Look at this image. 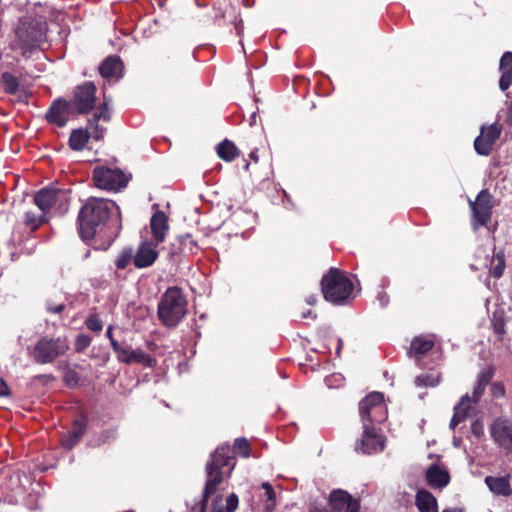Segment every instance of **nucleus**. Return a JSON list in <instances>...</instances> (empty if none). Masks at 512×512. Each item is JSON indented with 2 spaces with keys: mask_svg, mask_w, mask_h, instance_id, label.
I'll use <instances>...</instances> for the list:
<instances>
[{
  "mask_svg": "<svg viewBox=\"0 0 512 512\" xmlns=\"http://www.w3.org/2000/svg\"><path fill=\"white\" fill-rule=\"evenodd\" d=\"M485 483L490 491L496 495L508 497L512 494V488L508 477L487 476L485 478Z\"/></svg>",
  "mask_w": 512,
  "mask_h": 512,
  "instance_id": "obj_25",
  "label": "nucleus"
},
{
  "mask_svg": "<svg viewBox=\"0 0 512 512\" xmlns=\"http://www.w3.org/2000/svg\"><path fill=\"white\" fill-rule=\"evenodd\" d=\"M302 318L316 319L317 315H316V313L314 311H312L311 309H308L306 312H304L302 314Z\"/></svg>",
  "mask_w": 512,
  "mask_h": 512,
  "instance_id": "obj_53",
  "label": "nucleus"
},
{
  "mask_svg": "<svg viewBox=\"0 0 512 512\" xmlns=\"http://www.w3.org/2000/svg\"><path fill=\"white\" fill-rule=\"evenodd\" d=\"M85 326L88 330L100 333L103 330V321L97 313L90 314L85 320Z\"/></svg>",
  "mask_w": 512,
  "mask_h": 512,
  "instance_id": "obj_38",
  "label": "nucleus"
},
{
  "mask_svg": "<svg viewBox=\"0 0 512 512\" xmlns=\"http://www.w3.org/2000/svg\"><path fill=\"white\" fill-rule=\"evenodd\" d=\"M337 343H338V345H337V349H336V354L339 356V355H340V352H341V349H342V347H343V341H342V339H341V338H338Z\"/></svg>",
  "mask_w": 512,
  "mask_h": 512,
  "instance_id": "obj_55",
  "label": "nucleus"
},
{
  "mask_svg": "<svg viewBox=\"0 0 512 512\" xmlns=\"http://www.w3.org/2000/svg\"><path fill=\"white\" fill-rule=\"evenodd\" d=\"M494 369L493 367H487L485 368L484 370H482L478 377H477V382H479L480 384L484 385L485 387H487V385L490 383V381L492 380L493 376H494Z\"/></svg>",
  "mask_w": 512,
  "mask_h": 512,
  "instance_id": "obj_44",
  "label": "nucleus"
},
{
  "mask_svg": "<svg viewBox=\"0 0 512 512\" xmlns=\"http://www.w3.org/2000/svg\"><path fill=\"white\" fill-rule=\"evenodd\" d=\"M96 91V85L91 81H86L74 88L73 98L69 101L76 114H88L95 108Z\"/></svg>",
  "mask_w": 512,
  "mask_h": 512,
  "instance_id": "obj_9",
  "label": "nucleus"
},
{
  "mask_svg": "<svg viewBox=\"0 0 512 512\" xmlns=\"http://www.w3.org/2000/svg\"><path fill=\"white\" fill-rule=\"evenodd\" d=\"M177 238L180 242V245H182L184 254H195L198 251V244L190 234L180 235Z\"/></svg>",
  "mask_w": 512,
  "mask_h": 512,
  "instance_id": "obj_37",
  "label": "nucleus"
},
{
  "mask_svg": "<svg viewBox=\"0 0 512 512\" xmlns=\"http://www.w3.org/2000/svg\"><path fill=\"white\" fill-rule=\"evenodd\" d=\"M227 445L230 446L229 444H227ZM229 449H230V456L233 458V461L236 463V460H235V457L233 454L239 455L244 458H248L250 456V452H251V445L246 438L239 437V438L235 439L233 448L231 449V447H229Z\"/></svg>",
  "mask_w": 512,
  "mask_h": 512,
  "instance_id": "obj_30",
  "label": "nucleus"
},
{
  "mask_svg": "<svg viewBox=\"0 0 512 512\" xmlns=\"http://www.w3.org/2000/svg\"><path fill=\"white\" fill-rule=\"evenodd\" d=\"M76 114L69 100L63 98L55 99L48 108L45 118L48 123L58 127H64L70 116Z\"/></svg>",
  "mask_w": 512,
  "mask_h": 512,
  "instance_id": "obj_14",
  "label": "nucleus"
},
{
  "mask_svg": "<svg viewBox=\"0 0 512 512\" xmlns=\"http://www.w3.org/2000/svg\"><path fill=\"white\" fill-rule=\"evenodd\" d=\"M217 155L220 159L231 162L239 155V150L236 145L228 139H224L217 145Z\"/></svg>",
  "mask_w": 512,
  "mask_h": 512,
  "instance_id": "obj_28",
  "label": "nucleus"
},
{
  "mask_svg": "<svg viewBox=\"0 0 512 512\" xmlns=\"http://www.w3.org/2000/svg\"><path fill=\"white\" fill-rule=\"evenodd\" d=\"M415 505L419 512H438L436 497L425 489H421L416 493Z\"/></svg>",
  "mask_w": 512,
  "mask_h": 512,
  "instance_id": "obj_24",
  "label": "nucleus"
},
{
  "mask_svg": "<svg viewBox=\"0 0 512 512\" xmlns=\"http://www.w3.org/2000/svg\"><path fill=\"white\" fill-rule=\"evenodd\" d=\"M10 395V388L7 385L6 381L0 377V397H5Z\"/></svg>",
  "mask_w": 512,
  "mask_h": 512,
  "instance_id": "obj_52",
  "label": "nucleus"
},
{
  "mask_svg": "<svg viewBox=\"0 0 512 512\" xmlns=\"http://www.w3.org/2000/svg\"><path fill=\"white\" fill-rule=\"evenodd\" d=\"M113 202L90 198L80 209L77 217L78 232L84 240H92L97 229L105 226L110 219Z\"/></svg>",
  "mask_w": 512,
  "mask_h": 512,
  "instance_id": "obj_2",
  "label": "nucleus"
},
{
  "mask_svg": "<svg viewBox=\"0 0 512 512\" xmlns=\"http://www.w3.org/2000/svg\"><path fill=\"white\" fill-rule=\"evenodd\" d=\"M123 62L117 55H110L99 66L100 75L107 80L120 79L123 74Z\"/></svg>",
  "mask_w": 512,
  "mask_h": 512,
  "instance_id": "obj_19",
  "label": "nucleus"
},
{
  "mask_svg": "<svg viewBox=\"0 0 512 512\" xmlns=\"http://www.w3.org/2000/svg\"><path fill=\"white\" fill-rule=\"evenodd\" d=\"M116 358L119 362L125 364L137 363L148 367H151L155 362V360L141 348L132 350L126 343L123 346V352H119Z\"/></svg>",
  "mask_w": 512,
  "mask_h": 512,
  "instance_id": "obj_18",
  "label": "nucleus"
},
{
  "mask_svg": "<svg viewBox=\"0 0 512 512\" xmlns=\"http://www.w3.org/2000/svg\"><path fill=\"white\" fill-rule=\"evenodd\" d=\"M68 201V191L53 187L42 188L34 196V203L43 214H47L56 204L62 208Z\"/></svg>",
  "mask_w": 512,
  "mask_h": 512,
  "instance_id": "obj_10",
  "label": "nucleus"
},
{
  "mask_svg": "<svg viewBox=\"0 0 512 512\" xmlns=\"http://www.w3.org/2000/svg\"><path fill=\"white\" fill-rule=\"evenodd\" d=\"M250 158H251L252 160H254V161H257V160H258V157H257L256 152H251V153H250Z\"/></svg>",
  "mask_w": 512,
  "mask_h": 512,
  "instance_id": "obj_59",
  "label": "nucleus"
},
{
  "mask_svg": "<svg viewBox=\"0 0 512 512\" xmlns=\"http://www.w3.org/2000/svg\"><path fill=\"white\" fill-rule=\"evenodd\" d=\"M328 505L332 512H359L360 500L341 489H334L328 497Z\"/></svg>",
  "mask_w": 512,
  "mask_h": 512,
  "instance_id": "obj_15",
  "label": "nucleus"
},
{
  "mask_svg": "<svg viewBox=\"0 0 512 512\" xmlns=\"http://www.w3.org/2000/svg\"><path fill=\"white\" fill-rule=\"evenodd\" d=\"M499 70L501 77L499 79V88L506 91L512 85V52L506 51L500 58Z\"/></svg>",
  "mask_w": 512,
  "mask_h": 512,
  "instance_id": "obj_22",
  "label": "nucleus"
},
{
  "mask_svg": "<svg viewBox=\"0 0 512 512\" xmlns=\"http://www.w3.org/2000/svg\"><path fill=\"white\" fill-rule=\"evenodd\" d=\"M502 129V124L497 122L489 126H482L480 135L474 140V148L477 154L482 156L490 155L494 144L501 135Z\"/></svg>",
  "mask_w": 512,
  "mask_h": 512,
  "instance_id": "obj_12",
  "label": "nucleus"
},
{
  "mask_svg": "<svg viewBox=\"0 0 512 512\" xmlns=\"http://www.w3.org/2000/svg\"><path fill=\"white\" fill-rule=\"evenodd\" d=\"M188 301L181 288L172 286L161 296L157 316L163 326L175 328L187 314Z\"/></svg>",
  "mask_w": 512,
  "mask_h": 512,
  "instance_id": "obj_3",
  "label": "nucleus"
},
{
  "mask_svg": "<svg viewBox=\"0 0 512 512\" xmlns=\"http://www.w3.org/2000/svg\"><path fill=\"white\" fill-rule=\"evenodd\" d=\"M47 23L44 20L24 17L20 19L16 29V36L22 50L31 51L46 38Z\"/></svg>",
  "mask_w": 512,
  "mask_h": 512,
  "instance_id": "obj_6",
  "label": "nucleus"
},
{
  "mask_svg": "<svg viewBox=\"0 0 512 512\" xmlns=\"http://www.w3.org/2000/svg\"><path fill=\"white\" fill-rule=\"evenodd\" d=\"M470 397L466 394L461 397L460 402L454 408V414L450 421V428L455 429L462 421H464L470 410Z\"/></svg>",
  "mask_w": 512,
  "mask_h": 512,
  "instance_id": "obj_26",
  "label": "nucleus"
},
{
  "mask_svg": "<svg viewBox=\"0 0 512 512\" xmlns=\"http://www.w3.org/2000/svg\"><path fill=\"white\" fill-rule=\"evenodd\" d=\"M88 426V419L85 415L78 416L72 423V429L69 432H72L76 438L82 439L84 434L86 433Z\"/></svg>",
  "mask_w": 512,
  "mask_h": 512,
  "instance_id": "obj_36",
  "label": "nucleus"
},
{
  "mask_svg": "<svg viewBox=\"0 0 512 512\" xmlns=\"http://www.w3.org/2000/svg\"><path fill=\"white\" fill-rule=\"evenodd\" d=\"M70 349L69 340L66 335L42 336L34 345L31 357L37 364H50L57 358L64 356Z\"/></svg>",
  "mask_w": 512,
  "mask_h": 512,
  "instance_id": "obj_5",
  "label": "nucleus"
},
{
  "mask_svg": "<svg viewBox=\"0 0 512 512\" xmlns=\"http://www.w3.org/2000/svg\"><path fill=\"white\" fill-rule=\"evenodd\" d=\"M157 258L158 252L155 245L152 242L145 241L139 245L133 257V264L136 268L142 269L153 265Z\"/></svg>",
  "mask_w": 512,
  "mask_h": 512,
  "instance_id": "obj_17",
  "label": "nucleus"
},
{
  "mask_svg": "<svg viewBox=\"0 0 512 512\" xmlns=\"http://www.w3.org/2000/svg\"><path fill=\"white\" fill-rule=\"evenodd\" d=\"M491 325L494 333L497 334L499 339L501 340L503 338V335L506 333V320L504 317V313L497 311L494 312L491 319Z\"/></svg>",
  "mask_w": 512,
  "mask_h": 512,
  "instance_id": "obj_35",
  "label": "nucleus"
},
{
  "mask_svg": "<svg viewBox=\"0 0 512 512\" xmlns=\"http://www.w3.org/2000/svg\"><path fill=\"white\" fill-rule=\"evenodd\" d=\"M235 462L230 456L228 445H219L205 465L206 481L199 501L190 507V512H235L239 505L238 496L231 493L223 505L222 485L230 478Z\"/></svg>",
  "mask_w": 512,
  "mask_h": 512,
  "instance_id": "obj_1",
  "label": "nucleus"
},
{
  "mask_svg": "<svg viewBox=\"0 0 512 512\" xmlns=\"http://www.w3.org/2000/svg\"><path fill=\"white\" fill-rule=\"evenodd\" d=\"M309 512H328V510L326 508L313 507L309 510Z\"/></svg>",
  "mask_w": 512,
  "mask_h": 512,
  "instance_id": "obj_56",
  "label": "nucleus"
},
{
  "mask_svg": "<svg viewBox=\"0 0 512 512\" xmlns=\"http://www.w3.org/2000/svg\"><path fill=\"white\" fill-rule=\"evenodd\" d=\"M80 438H76L72 432H67L66 434L62 435L60 442L63 448L66 450L73 449L79 442Z\"/></svg>",
  "mask_w": 512,
  "mask_h": 512,
  "instance_id": "obj_42",
  "label": "nucleus"
},
{
  "mask_svg": "<svg viewBox=\"0 0 512 512\" xmlns=\"http://www.w3.org/2000/svg\"><path fill=\"white\" fill-rule=\"evenodd\" d=\"M46 309L50 313L59 314L65 309V304L64 303L53 304L51 302H48Z\"/></svg>",
  "mask_w": 512,
  "mask_h": 512,
  "instance_id": "obj_51",
  "label": "nucleus"
},
{
  "mask_svg": "<svg viewBox=\"0 0 512 512\" xmlns=\"http://www.w3.org/2000/svg\"><path fill=\"white\" fill-rule=\"evenodd\" d=\"M91 342L92 338L89 335L83 333L78 334L74 343L75 351L77 353L84 352L91 345Z\"/></svg>",
  "mask_w": 512,
  "mask_h": 512,
  "instance_id": "obj_40",
  "label": "nucleus"
},
{
  "mask_svg": "<svg viewBox=\"0 0 512 512\" xmlns=\"http://www.w3.org/2000/svg\"><path fill=\"white\" fill-rule=\"evenodd\" d=\"M491 436L498 447L512 453V422L497 418L491 425Z\"/></svg>",
  "mask_w": 512,
  "mask_h": 512,
  "instance_id": "obj_16",
  "label": "nucleus"
},
{
  "mask_svg": "<svg viewBox=\"0 0 512 512\" xmlns=\"http://www.w3.org/2000/svg\"><path fill=\"white\" fill-rule=\"evenodd\" d=\"M63 380L66 386L74 388L79 384V375L75 370L68 369L64 374Z\"/></svg>",
  "mask_w": 512,
  "mask_h": 512,
  "instance_id": "obj_43",
  "label": "nucleus"
},
{
  "mask_svg": "<svg viewBox=\"0 0 512 512\" xmlns=\"http://www.w3.org/2000/svg\"><path fill=\"white\" fill-rule=\"evenodd\" d=\"M0 83L6 94L14 95L19 89V79L10 72L1 75Z\"/></svg>",
  "mask_w": 512,
  "mask_h": 512,
  "instance_id": "obj_31",
  "label": "nucleus"
},
{
  "mask_svg": "<svg viewBox=\"0 0 512 512\" xmlns=\"http://www.w3.org/2000/svg\"><path fill=\"white\" fill-rule=\"evenodd\" d=\"M35 378L40 380V379H44V378L53 379L54 377L52 375H38Z\"/></svg>",
  "mask_w": 512,
  "mask_h": 512,
  "instance_id": "obj_58",
  "label": "nucleus"
},
{
  "mask_svg": "<svg viewBox=\"0 0 512 512\" xmlns=\"http://www.w3.org/2000/svg\"><path fill=\"white\" fill-rule=\"evenodd\" d=\"M133 251L131 248L124 249L115 260V265L118 269H125L133 259Z\"/></svg>",
  "mask_w": 512,
  "mask_h": 512,
  "instance_id": "obj_39",
  "label": "nucleus"
},
{
  "mask_svg": "<svg viewBox=\"0 0 512 512\" xmlns=\"http://www.w3.org/2000/svg\"><path fill=\"white\" fill-rule=\"evenodd\" d=\"M150 227L156 244L162 243L165 239L166 232L169 229L168 217L166 214L161 210L154 212L150 220Z\"/></svg>",
  "mask_w": 512,
  "mask_h": 512,
  "instance_id": "obj_21",
  "label": "nucleus"
},
{
  "mask_svg": "<svg viewBox=\"0 0 512 512\" xmlns=\"http://www.w3.org/2000/svg\"><path fill=\"white\" fill-rule=\"evenodd\" d=\"M92 135L88 132L87 129L78 128L72 130L69 137V147L73 151H82L85 149L89 139Z\"/></svg>",
  "mask_w": 512,
  "mask_h": 512,
  "instance_id": "obj_27",
  "label": "nucleus"
},
{
  "mask_svg": "<svg viewBox=\"0 0 512 512\" xmlns=\"http://www.w3.org/2000/svg\"><path fill=\"white\" fill-rule=\"evenodd\" d=\"M486 387L479 382H476V385L473 390V401L478 402V400L482 397L485 392Z\"/></svg>",
  "mask_w": 512,
  "mask_h": 512,
  "instance_id": "obj_50",
  "label": "nucleus"
},
{
  "mask_svg": "<svg viewBox=\"0 0 512 512\" xmlns=\"http://www.w3.org/2000/svg\"><path fill=\"white\" fill-rule=\"evenodd\" d=\"M109 121L110 120V113L107 107V104L104 103L97 112L94 113L92 117L93 122H99V120Z\"/></svg>",
  "mask_w": 512,
  "mask_h": 512,
  "instance_id": "obj_45",
  "label": "nucleus"
},
{
  "mask_svg": "<svg viewBox=\"0 0 512 512\" xmlns=\"http://www.w3.org/2000/svg\"><path fill=\"white\" fill-rule=\"evenodd\" d=\"M242 30H243V26L241 23H237L236 24V31H237V34L240 36L241 33H242Z\"/></svg>",
  "mask_w": 512,
  "mask_h": 512,
  "instance_id": "obj_57",
  "label": "nucleus"
},
{
  "mask_svg": "<svg viewBox=\"0 0 512 512\" xmlns=\"http://www.w3.org/2000/svg\"><path fill=\"white\" fill-rule=\"evenodd\" d=\"M425 479L428 485L434 489H442L450 482V474L437 464H432L425 472Z\"/></svg>",
  "mask_w": 512,
  "mask_h": 512,
  "instance_id": "obj_20",
  "label": "nucleus"
},
{
  "mask_svg": "<svg viewBox=\"0 0 512 512\" xmlns=\"http://www.w3.org/2000/svg\"><path fill=\"white\" fill-rule=\"evenodd\" d=\"M442 512H462L461 509H444Z\"/></svg>",
  "mask_w": 512,
  "mask_h": 512,
  "instance_id": "obj_60",
  "label": "nucleus"
},
{
  "mask_svg": "<svg viewBox=\"0 0 512 512\" xmlns=\"http://www.w3.org/2000/svg\"><path fill=\"white\" fill-rule=\"evenodd\" d=\"M471 432L477 438H481L484 435V425H483V422L480 419H476L471 424Z\"/></svg>",
  "mask_w": 512,
  "mask_h": 512,
  "instance_id": "obj_48",
  "label": "nucleus"
},
{
  "mask_svg": "<svg viewBox=\"0 0 512 512\" xmlns=\"http://www.w3.org/2000/svg\"><path fill=\"white\" fill-rule=\"evenodd\" d=\"M505 256L502 251L497 252L491 260V273L494 278H500L505 270Z\"/></svg>",
  "mask_w": 512,
  "mask_h": 512,
  "instance_id": "obj_33",
  "label": "nucleus"
},
{
  "mask_svg": "<svg viewBox=\"0 0 512 512\" xmlns=\"http://www.w3.org/2000/svg\"><path fill=\"white\" fill-rule=\"evenodd\" d=\"M359 414L363 427H375V424L387 419L388 410L384 395L380 392H371L359 403Z\"/></svg>",
  "mask_w": 512,
  "mask_h": 512,
  "instance_id": "obj_7",
  "label": "nucleus"
},
{
  "mask_svg": "<svg viewBox=\"0 0 512 512\" xmlns=\"http://www.w3.org/2000/svg\"><path fill=\"white\" fill-rule=\"evenodd\" d=\"M113 331L114 325H109L106 331V337L109 339L112 350L117 356L119 352H123V346L125 345V342L123 341L122 343H120L119 341H117L114 337Z\"/></svg>",
  "mask_w": 512,
  "mask_h": 512,
  "instance_id": "obj_41",
  "label": "nucleus"
},
{
  "mask_svg": "<svg viewBox=\"0 0 512 512\" xmlns=\"http://www.w3.org/2000/svg\"><path fill=\"white\" fill-rule=\"evenodd\" d=\"M92 178L96 187L110 191L120 190L128 183V178L122 170L105 166L95 167Z\"/></svg>",
  "mask_w": 512,
  "mask_h": 512,
  "instance_id": "obj_8",
  "label": "nucleus"
},
{
  "mask_svg": "<svg viewBox=\"0 0 512 512\" xmlns=\"http://www.w3.org/2000/svg\"><path fill=\"white\" fill-rule=\"evenodd\" d=\"M441 379L440 372H426L418 375L414 383L417 387H436L440 384Z\"/></svg>",
  "mask_w": 512,
  "mask_h": 512,
  "instance_id": "obj_29",
  "label": "nucleus"
},
{
  "mask_svg": "<svg viewBox=\"0 0 512 512\" xmlns=\"http://www.w3.org/2000/svg\"><path fill=\"white\" fill-rule=\"evenodd\" d=\"M88 128L93 129L92 138L95 140H100L103 136V129H100L98 122H93L92 118L88 120Z\"/></svg>",
  "mask_w": 512,
  "mask_h": 512,
  "instance_id": "obj_47",
  "label": "nucleus"
},
{
  "mask_svg": "<svg viewBox=\"0 0 512 512\" xmlns=\"http://www.w3.org/2000/svg\"><path fill=\"white\" fill-rule=\"evenodd\" d=\"M491 394L495 398H502L505 396V386L502 382H494L491 385Z\"/></svg>",
  "mask_w": 512,
  "mask_h": 512,
  "instance_id": "obj_46",
  "label": "nucleus"
},
{
  "mask_svg": "<svg viewBox=\"0 0 512 512\" xmlns=\"http://www.w3.org/2000/svg\"><path fill=\"white\" fill-rule=\"evenodd\" d=\"M146 346L149 351H155L157 349V344L153 341H147Z\"/></svg>",
  "mask_w": 512,
  "mask_h": 512,
  "instance_id": "obj_54",
  "label": "nucleus"
},
{
  "mask_svg": "<svg viewBox=\"0 0 512 512\" xmlns=\"http://www.w3.org/2000/svg\"><path fill=\"white\" fill-rule=\"evenodd\" d=\"M385 447L384 437L378 433L376 427H363V433L360 440L356 442V451L371 455L381 452Z\"/></svg>",
  "mask_w": 512,
  "mask_h": 512,
  "instance_id": "obj_13",
  "label": "nucleus"
},
{
  "mask_svg": "<svg viewBox=\"0 0 512 512\" xmlns=\"http://www.w3.org/2000/svg\"><path fill=\"white\" fill-rule=\"evenodd\" d=\"M434 347V341L426 336H416L410 343L408 355L420 359Z\"/></svg>",
  "mask_w": 512,
  "mask_h": 512,
  "instance_id": "obj_23",
  "label": "nucleus"
},
{
  "mask_svg": "<svg viewBox=\"0 0 512 512\" xmlns=\"http://www.w3.org/2000/svg\"><path fill=\"white\" fill-rule=\"evenodd\" d=\"M321 290L324 299L332 304H345L353 293L354 285L348 274L338 268L330 270L322 277Z\"/></svg>",
  "mask_w": 512,
  "mask_h": 512,
  "instance_id": "obj_4",
  "label": "nucleus"
},
{
  "mask_svg": "<svg viewBox=\"0 0 512 512\" xmlns=\"http://www.w3.org/2000/svg\"><path fill=\"white\" fill-rule=\"evenodd\" d=\"M46 214H36L33 211H27L24 214V224L31 231H36L44 222H46Z\"/></svg>",
  "mask_w": 512,
  "mask_h": 512,
  "instance_id": "obj_32",
  "label": "nucleus"
},
{
  "mask_svg": "<svg viewBox=\"0 0 512 512\" xmlns=\"http://www.w3.org/2000/svg\"><path fill=\"white\" fill-rule=\"evenodd\" d=\"M492 200L491 193L487 189H483L478 193L475 201H469L476 227L486 225L490 220L493 208Z\"/></svg>",
  "mask_w": 512,
  "mask_h": 512,
  "instance_id": "obj_11",
  "label": "nucleus"
},
{
  "mask_svg": "<svg viewBox=\"0 0 512 512\" xmlns=\"http://www.w3.org/2000/svg\"><path fill=\"white\" fill-rule=\"evenodd\" d=\"M262 488L265 490L264 497L266 501L264 505V512H274L276 506V493L272 485L268 482H264L262 484Z\"/></svg>",
  "mask_w": 512,
  "mask_h": 512,
  "instance_id": "obj_34",
  "label": "nucleus"
},
{
  "mask_svg": "<svg viewBox=\"0 0 512 512\" xmlns=\"http://www.w3.org/2000/svg\"><path fill=\"white\" fill-rule=\"evenodd\" d=\"M180 254H184V250H182V245H180L178 238H176L175 241L171 244L169 256L174 258Z\"/></svg>",
  "mask_w": 512,
  "mask_h": 512,
  "instance_id": "obj_49",
  "label": "nucleus"
}]
</instances>
